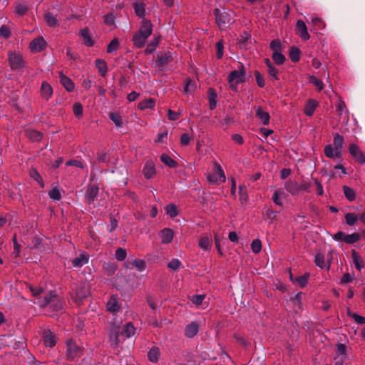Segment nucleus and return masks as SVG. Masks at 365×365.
<instances>
[{
    "mask_svg": "<svg viewBox=\"0 0 365 365\" xmlns=\"http://www.w3.org/2000/svg\"><path fill=\"white\" fill-rule=\"evenodd\" d=\"M135 328L132 322H128L120 327L113 324L110 329L109 343L112 349H116L124 341V338H130L135 334Z\"/></svg>",
    "mask_w": 365,
    "mask_h": 365,
    "instance_id": "1",
    "label": "nucleus"
},
{
    "mask_svg": "<svg viewBox=\"0 0 365 365\" xmlns=\"http://www.w3.org/2000/svg\"><path fill=\"white\" fill-rule=\"evenodd\" d=\"M215 22L220 30H225L235 21V14L232 10L214 9Z\"/></svg>",
    "mask_w": 365,
    "mask_h": 365,
    "instance_id": "2",
    "label": "nucleus"
},
{
    "mask_svg": "<svg viewBox=\"0 0 365 365\" xmlns=\"http://www.w3.org/2000/svg\"><path fill=\"white\" fill-rule=\"evenodd\" d=\"M73 299L77 304L81 303L90 294V286L85 282L77 283L73 289Z\"/></svg>",
    "mask_w": 365,
    "mask_h": 365,
    "instance_id": "3",
    "label": "nucleus"
},
{
    "mask_svg": "<svg viewBox=\"0 0 365 365\" xmlns=\"http://www.w3.org/2000/svg\"><path fill=\"white\" fill-rule=\"evenodd\" d=\"M66 359L69 361H73L80 358L83 355V350L78 346L73 339L66 341Z\"/></svg>",
    "mask_w": 365,
    "mask_h": 365,
    "instance_id": "4",
    "label": "nucleus"
},
{
    "mask_svg": "<svg viewBox=\"0 0 365 365\" xmlns=\"http://www.w3.org/2000/svg\"><path fill=\"white\" fill-rule=\"evenodd\" d=\"M8 61L12 70H19L23 68L25 66L24 59L19 52H9Z\"/></svg>",
    "mask_w": 365,
    "mask_h": 365,
    "instance_id": "5",
    "label": "nucleus"
},
{
    "mask_svg": "<svg viewBox=\"0 0 365 365\" xmlns=\"http://www.w3.org/2000/svg\"><path fill=\"white\" fill-rule=\"evenodd\" d=\"M245 81V72L243 68L234 70L228 76V81L232 90H237V86Z\"/></svg>",
    "mask_w": 365,
    "mask_h": 365,
    "instance_id": "6",
    "label": "nucleus"
},
{
    "mask_svg": "<svg viewBox=\"0 0 365 365\" xmlns=\"http://www.w3.org/2000/svg\"><path fill=\"white\" fill-rule=\"evenodd\" d=\"M215 166L216 171L213 173L209 174L207 178L210 182L218 185L221 182H224L226 180V178L220 165L216 164Z\"/></svg>",
    "mask_w": 365,
    "mask_h": 365,
    "instance_id": "7",
    "label": "nucleus"
},
{
    "mask_svg": "<svg viewBox=\"0 0 365 365\" xmlns=\"http://www.w3.org/2000/svg\"><path fill=\"white\" fill-rule=\"evenodd\" d=\"M349 151L355 161L361 164L365 163V155L356 144H350Z\"/></svg>",
    "mask_w": 365,
    "mask_h": 365,
    "instance_id": "8",
    "label": "nucleus"
},
{
    "mask_svg": "<svg viewBox=\"0 0 365 365\" xmlns=\"http://www.w3.org/2000/svg\"><path fill=\"white\" fill-rule=\"evenodd\" d=\"M173 61V56L170 52H163L158 54L155 61V67L162 70Z\"/></svg>",
    "mask_w": 365,
    "mask_h": 365,
    "instance_id": "9",
    "label": "nucleus"
},
{
    "mask_svg": "<svg viewBox=\"0 0 365 365\" xmlns=\"http://www.w3.org/2000/svg\"><path fill=\"white\" fill-rule=\"evenodd\" d=\"M43 344L46 347H53L56 345L58 338L50 329H45L43 333Z\"/></svg>",
    "mask_w": 365,
    "mask_h": 365,
    "instance_id": "10",
    "label": "nucleus"
},
{
    "mask_svg": "<svg viewBox=\"0 0 365 365\" xmlns=\"http://www.w3.org/2000/svg\"><path fill=\"white\" fill-rule=\"evenodd\" d=\"M296 30L298 35L302 40H308L310 36L307 31L305 23L302 20H298L296 24Z\"/></svg>",
    "mask_w": 365,
    "mask_h": 365,
    "instance_id": "11",
    "label": "nucleus"
},
{
    "mask_svg": "<svg viewBox=\"0 0 365 365\" xmlns=\"http://www.w3.org/2000/svg\"><path fill=\"white\" fill-rule=\"evenodd\" d=\"M43 19L46 24L49 27L56 28L59 26L57 15L53 14L51 11H46L43 15Z\"/></svg>",
    "mask_w": 365,
    "mask_h": 365,
    "instance_id": "12",
    "label": "nucleus"
},
{
    "mask_svg": "<svg viewBox=\"0 0 365 365\" xmlns=\"http://www.w3.org/2000/svg\"><path fill=\"white\" fill-rule=\"evenodd\" d=\"M152 31L153 25L151 22L147 19H143L138 33L148 38L151 35Z\"/></svg>",
    "mask_w": 365,
    "mask_h": 365,
    "instance_id": "13",
    "label": "nucleus"
},
{
    "mask_svg": "<svg viewBox=\"0 0 365 365\" xmlns=\"http://www.w3.org/2000/svg\"><path fill=\"white\" fill-rule=\"evenodd\" d=\"M88 262V255L86 252H81L78 256L71 260L74 267H81Z\"/></svg>",
    "mask_w": 365,
    "mask_h": 365,
    "instance_id": "14",
    "label": "nucleus"
},
{
    "mask_svg": "<svg viewBox=\"0 0 365 365\" xmlns=\"http://www.w3.org/2000/svg\"><path fill=\"white\" fill-rule=\"evenodd\" d=\"M46 46V41L43 38L34 39L30 43V48L33 52H39Z\"/></svg>",
    "mask_w": 365,
    "mask_h": 365,
    "instance_id": "15",
    "label": "nucleus"
},
{
    "mask_svg": "<svg viewBox=\"0 0 365 365\" xmlns=\"http://www.w3.org/2000/svg\"><path fill=\"white\" fill-rule=\"evenodd\" d=\"M106 307L108 311L110 312H117L120 309V304L118 302V298L115 295L111 296L110 299L108 301L106 304Z\"/></svg>",
    "mask_w": 365,
    "mask_h": 365,
    "instance_id": "16",
    "label": "nucleus"
},
{
    "mask_svg": "<svg viewBox=\"0 0 365 365\" xmlns=\"http://www.w3.org/2000/svg\"><path fill=\"white\" fill-rule=\"evenodd\" d=\"M256 117L262 121L264 125H268L270 116L269 113L263 110L261 107L255 108Z\"/></svg>",
    "mask_w": 365,
    "mask_h": 365,
    "instance_id": "17",
    "label": "nucleus"
},
{
    "mask_svg": "<svg viewBox=\"0 0 365 365\" xmlns=\"http://www.w3.org/2000/svg\"><path fill=\"white\" fill-rule=\"evenodd\" d=\"M344 143V137L339 135V133H335L334 136L333 146L334 147V149L336 150V153L338 155H341Z\"/></svg>",
    "mask_w": 365,
    "mask_h": 365,
    "instance_id": "18",
    "label": "nucleus"
},
{
    "mask_svg": "<svg viewBox=\"0 0 365 365\" xmlns=\"http://www.w3.org/2000/svg\"><path fill=\"white\" fill-rule=\"evenodd\" d=\"M53 94V88L47 82H43L41 86V97L48 101Z\"/></svg>",
    "mask_w": 365,
    "mask_h": 365,
    "instance_id": "19",
    "label": "nucleus"
},
{
    "mask_svg": "<svg viewBox=\"0 0 365 365\" xmlns=\"http://www.w3.org/2000/svg\"><path fill=\"white\" fill-rule=\"evenodd\" d=\"M286 190L292 195H295L299 193V183L294 180H288L284 184Z\"/></svg>",
    "mask_w": 365,
    "mask_h": 365,
    "instance_id": "20",
    "label": "nucleus"
},
{
    "mask_svg": "<svg viewBox=\"0 0 365 365\" xmlns=\"http://www.w3.org/2000/svg\"><path fill=\"white\" fill-rule=\"evenodd\" d=\"M199 331V326L196 322H191L185 329V336L188 338L195 336Z\"/></svg>",
    "mask_w": 365,
    "mask_h": 365,
    "instance_id": "21",
    "label": "nucleus"
},
{
    "mask_svg": "<svg viewBox=\"0 0 365 365\" xmlns=\"http://www.w3.org/2000/svg\"><path fill=\"white\" fill-rule=\"evenodd\" d=\"M160 237L161 239V242L163 244L170 243L173 238V232L170 229H163L160 232Z\"/></svg>",
    "mask_w": 365,
    "mask_h": 365,
    "instance_id": "22",
    "label": "nucleus"
},
{
    "mask_svg": "<svg viewBox=\"0 0 365 365\" xmlns=\"http://www.w3.org/2000/svg\"><path fill=\"white\" fill-rule=\"evenodd\" d=\"M317 102L314 99H309L304 108V113L308 116H312L317 106Z\"/></svg>",
    "mask_w": 365,
    "mask_h": 365,
    "instance_id": "23",
    "label": "nucleus"
},
{
    "mask_svg": "<svg viewBox=\"0 0 365 365\" xmlns=\"http://www.w3.org/2000/svg\"><path fill=\"white\" fill-rule=\"evenodd\" d=\"M57 299V296L56 294H53L51 292L49 295L44 296L43 297H40L38 299V304L41 307H46L50 304H53Z\"/></svg>",
    "mask_w": 365,
    "mask_h": 365,
    "instance_id": "24",
    "label": "nucleus"
},
{
    "mask_svg": "<svg viewBox=\"0 0 365 365\" xmlns=\"http://www.w3.org/2000/svg\"><path fill=\"white\" fill-rule=\"evenodd\" d=\"M144 176L147 179L151 178L155 174V169L152 162H147L143 170Z\"/></svg>",
    "mask_w": 365,
    "mask_h": 365,
    "instance_id": "25",
    "label": "nucleus"
},
{
    "mask_svg": "<svg viewBox=\"0 0 365 365\" xmlns=\"http://www.w3.org/2000/svg\"><path fill=\"white\" fill-rule=\"evenodd\" d=\"M60 82L68 91H72L74 89L73 81L61 73H60Z\"/></svg>",
    "mask_w": 365,
    "mask_h": 365,
    "instance_id": "26",
    "label": "nucleus"
},
{
    "mask_svg": "<svg viewBox=\"0 0 365 365\" xmlns=\"http://www.w3.org/2000/svg\"><path fill=\"white\" fill-rule=\"evenodd\" d=\"M160 355V351L159 348L157 346H153L148 353V359L153 363L158 361Z\"/></svg>",
    "mask_w": 365,
    "mask_h": 365,
    "instance_id": "27",
    "label": "nucleus"
},
{
    "mask_svg": "<svg viewBox=\"0 0 365 365\" xmlns=\"http://www.w3.org/2000/svg\"><path fill=\"white\" fill-rule=\"evenodd\" d=\"M98 193V187L96 185L91 186L86 191V198L88 202L91 203L94 200Z\"/></svg>",
    "mask_w": 365,
    "mask_h": 365,
    "instance_id": "28",
    "label": "nucleus"
},
{
    "mask_svg": "<svg viewBox=\"0 0 365 365\" xmlns=\"http://www.w3.org/2000/svg\"><path fill=\"white\" fill-rule=\"evenodd\" d=\"M80 35L81 38H83V43L88 46H92L94 43L93 41L92 40L91 36L89 34L88 29H83L80 31Z\"/></svg>",
    "mask_w": 365,
    "mask_h": 365,
    "instance_id": "29",
    "label": "nucleus"
},
{
    "mask_svg": "<svg viewBox=\"0 0 365 365\" xmlns=\"http://www.w3.org/2000/svg\"><path fill=\"white\" fill-rule=\"evenodd\" d=\"M155 106V100L154 98H148L140 101L138 103V108L140 110L152 109Z\"/></svg>",
    "mask_w": 365,
    "mask_h": 365,
    "instance_id": "30",
    "label": "nucleus"
},
{
    "mask_svg": "<svg viewBox=\"0 0 365 365\" xmlns=\"http://www.w3.org/2000/svg\"><path fill=\"white\" fill-rule=\"evenodd\" d=\"M314 262L316 265L321 269L327 267V269L330 267V262L327 264L325 262L324 255L322 253H318L315 256Z\"/></svg>",
    "mask_w": 365,
    "mask_h": 365,
    "instance_id": "31",
    "label": "nucleus"
},
{
    "mask_svg": "<svg viewBox=\"0 0 365 365\" xmlns=\"http://www.w3.org/2000/svg\"><path fill=\"white\" fill-rule=\"evenodd\" d=\"M133 8H134L135 13L136 14L137 16H138L140 18L144 17V16H145V4L142 1H140L139 0H136L133 3Z\"/></svg>",
    "mask_w": 365,
    "mask_h": 365,
    "instance_id": "32",
    "label": "nucleus"
},
{
    "mask_svg": "<svg viewBox=\"0 0 365 365\" xmlns=\"http://www.w3.org/2000/svg\"><path fill=\"white\" fill-rule=\"evenodd\" d=\"M147 38L148 37H145V36H143L138 32L133 36V41L137 48H142L144 46Z\"/></svg>",
    "mask_w": 365,
    "mask_h": 365,
    "instance_id": "33",
    "label": "nucleus"
},
{
    "mask_svg": "<svg viewBox=\"0 0 365 365\" xmlns=\"http://www.w3.org/2000/svg\"><path fill=\"white\" fill-rule=\"evenodd\" d=\"M342 189H343V192H344L345 197L349 201L352 202V201L355 200L356 192L353 188H351L347 185H344Z\"/></svg>",
    "mask_w": 365,
    "mask_h": 365,
    "instance_id": "34",
    "label": "nucleus"
},
{
    "mask_svg": "<svg viewBox=\"0 0 365 365\" xmlns=\"http://www.w3.org/2000/svg\"><path fill=\"white\" fill-rule=\"evenodd\" d=\"M95 64L101 75L103 77H105L108 71V67L106 62L101 59L98 58L96 60Z\"/></svg>",
    "mask_w": 365,
    "mask_h": 365,
    "instance_id": "35",
    "label": "nucleus"
},
{
    "mask_svg": "<svg viewBox=\"0 0 365 365\" xmlns=\"http://www.w3.org/2000/svg\"><path fill=\"white\" fill-rule=\"evenodd\" d=\"M26 135L34 141H39L42 138V134L36 130H26Z\"/></svg>",
    "mask_w": 365,
    "mask_h": 365,
    "instance_id": "36",
    "label": "nucleus"
},
{
    "mask_svg": "<svg viewBox=\"0 0 365 365\" xmlns=\"http://www.w3.org/2000/svg\"><path fill=\"white\" fill-rule=\"evenodd\" d=\"M324 153L327 158H340L341 155H338L336 153V150L334 149V147L331 145H327L324 148Z\"/></svg>",
    "mask_w": 365,
    "mask_h": 365,
    "instance_id": "37",
    "label": "nucleus"
},
{
    "mask_svg": "<svg viewBox=\"0 0 365 365\" xmlns=\"http://www.w3.org/2000/svg\"><path fill=\"white\" fill-rule=\"evenodd\" d=\"M199 247L203 250H207L211 247V240L209 237L205 236L200 239Z\"/></svg>",
    "mask_w": 365,
    "mask_h": 365,
    "instance_id": "38",
    "label": "nucleus"
},
{
    "mask_svg": "<svg viewBox=\"0 0 365 365\" xmlns=\"http://www.w3.org/2000/svg\"><path fill=\"white\" fill-rule=\"evenodd\" d=\"M309 277V273H305L304 275L297 277L295 279H292V275L290 276L291 280H292L294 282L297 283L301 287H304L306 285Z\"/></svg>",
    "mask_w": 365,
    "mask_h": 365,
    "instance_id": "39",
    "label": "nucleus"
},
{
    "mask_svg": "<svg viewBox=\"0 0 365 365\" xmlns=\"http://www.w3.org/2000/svg\"><path fill=\"white\" fill-rule=\"evenodd\" d=\"M159 43V39L158 37L155 36L151 42L148 44L145 51L146 53H152L156 48Z\"/></svg>",
    "mask_w": 365,
    "mask_h": 365,
    "instance_id": "40",
    "label": "nucleus"
},
{
    "mask_svg": "<svg viewBox=\"0 0 365 365\" xmlns=\"http://www.w3.org/2000/svg\"><path fill=\"white\" fill-rule=\"evenodd\" d=\"M29 175H30L31 178H32L36 182H38V184L40 185V186L41 187H44V183L43 182L42 178L41 177L40 174L36 169H33V168L31 169L30 172H29Z\"/></svg>",
    "mask_w": 365,
    "mask_h": 365,
    "instance_id": "41",
    "label": "nucleus"
},
{
    "mask_svg": "<svg viewBox=\"0 0 365 365\" xmlns=\"http://www.w3.org/2000/svg\"><path fill=\"white\" fill-rule=\"evenodd\" d=\"M160 160L169 168H174L176 166V162L167 154H163L161 155Z\"/></svg>",
    "mask_w": 365,
    "mask_h": 365,
    "instance_id": "42",
    "label": "nucleus"
},
{
    "mask_svg": "<svg viewBox=\"0 0 365 365\" xmlns=\"http://www.w3.org/2000/svg\"><path fill=\"white\" fill-rule=\"evenodd\" d=\"M109 118L117 127L122 126V118L119 113L113 112L110 113Z\"/></svg>",
    "mask_w": 365,
    "mask_h": 365,
    "instance_id": "43",
    "label": "nucleus"
},
{
    "mask_svg": "<svg viewBox=\"0 0 365 365\" xmlns=\"http://www.w3.org/2000/svg\"><path fill=\"white\" fill-rule=\"evenodd\" d=\"M336 354L335 356H345L347 358V346L344 344H336Z\"/></svg>",
    "mask_w": 365,
    "mask_h": 365,
    "instance_id": "44",
    "label": "nucleus"
},
{
    "mask_svg": "<svg viewBox=\"0 0 365 365\" xmlns=\"http://www.w3.org/2000/svg\"><path fill=\"white\" fill-rule=\"evenodd\" d=\"M357 220L358 215L354 213L349 212L345 215L346 223L349 226L354 225Z\"/></svg>",
    "mask_w": 365,
    "mask_h": 365,
    "instance_id": "45",
    "label": "nucleus"
},
{
    "mask_svg": "<svg viewBox=\"0 0 365 365\" xmlns=\"http://www.w3.org/2000/svg\"><path fill=\"white\" fill-rule=\"evenodd\" d=\"M336 113L339 116H341L343 114L346 115L348 113V110L344 101L341 100L339 101L338 105L336 106Z\"/></svg>",
    "mask_w": 365,
    "mask_h": 365,
    "instance_id": "46",
    "label": "nucleus"
},
{
    "mask_svg": "<svg viewBox=\"0 0 365 365\" xmlns=\"http://www.w3.org/2000/svg\"><path fill=\"white\" fill-rule=\"evenodd\" d=\"M360 239V235L359 233L354 232L350 235H346L344 238V242L347 244H354L357 242Z\"/></svg>",
    "mask_w": 365,
    "mask_h": 365,
    "instance_id": "47",
    "label": "nucleus"
},
{
    "mask_svg": "<svg viewBox=\"0 0 365 365\" xmlns=\"http://www.w3.org/2000/svg\"><path fill=\"white\" fill-rule=\"evenodd\" d=\"M166 214L169 215L171 218H174L178 214L177 207L173 204H170L165 207Z\"/></svg>",
    "mask_w": 365,
    "mask_h": 365,
    "instance_id": "48",
    "label": "nucleus"
},
{
    "mask_svg": "<svg viewBox=\"0 0 365 365\" xmlns=\"http://www.w3.org/2000/svg\"><path fill=\"white\" fill-rule=\"evenodd\" d=\"M352 258H353V262H354V264L356 268L358 270H361V268L363 267V264L360 259V257L358 255V254L356 253V252L355 250L352 251Z\"/></svg>",
    "mask_w": 365,
    "mask_h": 365,
    "instance_id": "49",
    "label": "nucleus"
},
{
    "mask_svg": "<svg viewBox=\"0 0 365 365\" xmlns=\"http://www.w3.org/2000/svg\"><path fill=\"white\" fill-rule=\"evenodd\" d=\"M272 58L278 65L283 64L285 61V56L280 51L273 52Z\"/></svg>",
    "mask_w": 365,
    "mask_h": 365,
    "instance_id": "50",
    "label": "nucleus"
},
{
    "mask_svg": "<svg viewBox=\"0 0 365 365\" xmlns=\"http://www.w3.org/2000/svg\"><path fill=\"white\" fill-rule=\"evenodd\" d=\"M28 11V7L24 4H19L15 7V14L19 16H24Z\"/></svg>",
    "mask_w": 365,
    "mask_h": 365,
    "instance_id": "51",
    "label": "nucleus"
},
{
    "mask_svg": "<svg viewBox=\"0 0 365 365\" xmlns=\"http://www.w3.org/2000/svg\"><path fill=\"white\" fill-rule=\"evenodd\" d=\"M289 57L292 61L297 62L300 58L299 50L297 48L292 47L289 52Z\"/></svg>",
    "mask_w": 365,
    "mask_h": 365,
    "instance_id": "52",
    "label": "nucleus"
},
{
    "mask_svg": "<svg viewBox=\"0 0 365 365\" xmlns=\"http://www.w3.org/2000/svg\"><path fill=\"white\" fill-rule=\"evenodd\" d=\"M240 200L242 203L246 202L248 200L249 196L247 190L245 187L240 185L239 187Z\"/></svg>",
    "mask_w": 365,
    "mask_h": 365,
    "instance_id": "53",
    "label": "nucleus"
},
{
    "mask_svg": "<svg viewBox=\"0 0 365 365\" xmlns=\"http://www.w3.org/2000/svg\"><path fill=\"white\" fill-rule=\"evenodd\" d=\"M251 249L255 254L259 253L262 250V242L259 240H254L251 244Z\"/></svg>",
    "mask_w": 365,
    "mask_h": 365,
    "instance_id": "54",
    "label": "nucleus"
},
{
    "mask_svg": "<svg viewBox=\"0 0 365 365\" xmlns=\"http://www.w3.org/2000/svg\"><path fill=\"white\" fill-rule=\"evenodd\" d=\"M119 46V42L117 38H113L107 46V52L111 53L117 50Z\"/></svg>",
    "mask_w": 365,
    "mask_h": 365,
    "instance_id": "55",
    "label": "nucleus"
},
{
    "mask_svg": "<svg viewBox=\"0 0 365 365\" xmlns=\"http://www.w3.org/2000/svg\"><path fill=\"white\" fill-rule=\"evenodd\" d=\"M48 195L53 200H59L61 197V192L57 187L53 188L48 192Z\"/></svg>",
    "mask_w": 365,
    "mask_h": 365,
    "instance_id": "56",
    "label": "nucleus"
},
{
    "mask_svg": "<svg viewBox=\"0 0 365 365\" xmlns=\"http://www.w3.org/2000/svg\"><path fill=\"white\" fill-rule=\"evenodd\" d=\"M312 23L315 28H317L319 29H323L325 27V24L319 17H312Z\"/></svg>",
    "mask_w": 365,
    "mask_h": 365,
    "instance_id": "57",
    "label": "nucleus"
},
{
    "mask_svg": "<svg viewBox=\"0 0 365 365\" xmlns=\"http://www.w3.org/2000/svg\"><path fill=\"white\" fill-rule=\"evenodd\" d=\"M283 195V192L280 190H277L274 191L273 196H272V200L273 202L277 205H282V202L280 200V196Z\"/></svg>",
    "mask_w": 365,
    "mask_h": 365,
    "instance_id": "58",
    "label": "nucleus"
},
{
    "mask_svg": "<svg viewBox=\"0 0 365 365\" xmlns=\"http://www.w3.org/2000/svg\"><path fill=\"white\" fill-rule=\"evenodd\" d=\"M270 48L273 51V52L281 51L282 44L280 41L278 39L272 40L270 43Z\"/></svg>",
    "mask_w": 365,
    "mask_h": 365,
    "instance_id": "59",
    "label": "nucleus"
},
{
    "mask_svg": "<svg viewBox=\"0 0 365 365\" xmlns=\"http://www.w3.org/2000/svg\"><path fill=\"white\" fill-rule=\"evenodd\" d=\"M309 81L310 83H312V84H314L317 88L319 91H322L324 88V84H323V82L317 78L316 77L312 76L309 77Z\"/></svg>",
    "mask_w": 365,
    "mask_h": 365,
    "instance_id": "60",
    "label": "nucleus"
},
{
    "mask_svg": "<svg viewBox=\"0 0 365 365\" xmlns=\"http://www.w3.org/2000/svg\"><path fill=\"white\" fill-rule=\"evenodd\" d=\"M180 266H181V262L178 259H173L168 264V268L173 271H177L180 268Z\"/></svg>",
    "mask_w": 365,
    "mask_h": 365,
    "instance_id": "61",
    "label": "nucleus"
},
{
    "mask_svg": "<svg viewBox=\"0 0 365 365\" xmlns=\"http://www.w3.org/2000/svg\"><path fill=\"white\" fill-rule=\"evenodd\" d=\"M133 264L136 267V269L142 272L145 269L146 264L145 262L143 259H135L133 262Z\"/></svg>",
    "mask_w": 365,
    "mask_h": 365,
    "instance_id": "62",
    "label": "nucleus"
},
{
    "mask_svg": "<svg viewBox=\"0 0 365 365\" xmlns=\"http://www.w3.org/2000/svg\"><path fill=\"white\" fill-rule=\"evenodd\" d=\"M126 256H127L126 251H125V250H124L123 248H118L115 251V258L118 261L124 260L125 259Z\"/></svg>",
    "mask_w": 365,
    "mask_h": 365,
    "instance_id": "63",
    "label": "nucleus"
},
{
    "mask_svg": "<svg viewBox=\"0 0 365 365\" xmlns=\"http://www.w3.org/2000/svg\"><path fill=\"white\" fill-rule=\"evenodd\" d=\"M216 56L218 59L221 58L223 56L224 45L222 41H218L216 43Z\"/></svg>",
    "mask_w": 365,
    "mask_h": 365,
    "instance_id": "64",
    "label": "nucleus"
}]
</instances>
